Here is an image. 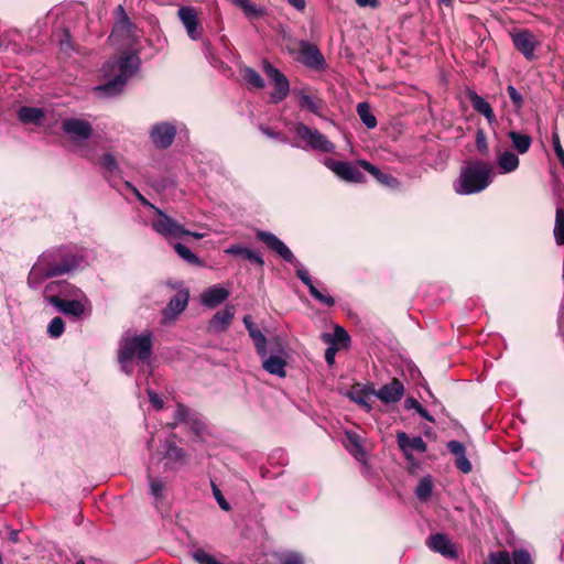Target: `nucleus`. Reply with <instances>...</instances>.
Wrapping results in <instances>:
<instances>
[{"label": "nucleus", "mask_w": 564, "mask_h": 564, "mask_svg": "<svg viewBox=\"0 0 564 564\" xmlns=\"http://www.w3.org/2000/svg\"><path fill=\"white\" fill-rule=\"evenodd\" d=\"M83 257L73 246H59L44 251L31 268L28 285L37 289L46 279L58 276L76 269Z\"/></svg>", "instance_id": "obj_1"}, {"label": "nucleus", "mask_w": 564, "mask_h": 564, "mask_svg": "<svg viewBox=\"0 0 564 564\" xmlns=\"http://www.w3.org/2000/svg\"><path fill=\"white\" fill-rule=\"evenodd\" d=\"M256 237L258 240L265 243L268 248L276 252L284 261L297 268L296 276L308 288L310 294L315 300L327 306H333L335 304V300L330 295H324L315 288L308 272L301 267L299 260L281 239H279L274 234L264 230H257Z\"/></svg>", "instance_id": "obj_2"}, {"label": "nucleus", "mask_w": 564, "mask_h": 564, "mask_svg": "<svg viewBox=\"0 0 564 564\" xmlns=\"http://www.w3.org/2000/svg\"><path fill=\"white\" fill-rule=\"evenodd\" d=\"M153 348V334L145 330L140 335H126L119 343L118 362L122 371L127 375L132 373V359L138 361L148 362L152 355Z\"/></svg>", "instance_id": "obj_3"}, {"label": "nucleus", "mask_w": 564, "mask_h": 564, "mask_svg": "<svg viewBox=\"0 0 564 564\" xmlns=\"http://www.w3.org/2000/svg\"><path fill=\"white\" fill-rule=\"evenodd\" d=\"M492 167L482 161L469 162L462 169L459 177L454 183V189L460 195L479 193L491 183Z\"/></svg>", "instance_id": "obj_4"}, {"label": "nucleus", "mask_w": 564, "mask_h": 564, "mask_svg": "<svg viewBox=\"0 0 564 564\" xmlns=\"http://www.w3.org/2000/svg\"><path fill=\"white\" fill-rule=\"evenodd\" d=\"M76 289L66 281H53L44 289L45 300L54 305L61 313L80 317L84 314V305L76 300H63L58 294L73 295Z\"/></svg>", "instance_id": "obj_5"}, {"label": "nucleus", "mask_w": 564, "mask_h": 564, "mask_svg": "<svg viewBox=\"0 0 564 564\" xmlns=\"http://www.w3.org/2000/svg\"><path fill=\"white\" fill-rule=\"evenodd\" d=\"M119 74L108 83L97 86L95 90L102 96L112 97L120 94L131 77L139 67V57L135 55L121 56L118 62Z\"/></svg>", "instance_id": "obj_6"}, {"label": "nucleus", "mask_w": 564, "mask_h": 564, "mask_svg": "<svg viewBox=\"0 0 564 564\" xmlns=\"http://www.w3.org/2000/svg\"><path fill=\"white\" fill-rule=\"evenodd\" d=\"M158 219L152 221V228L165 238H182L183 236H192L195 239H203L205 234L189 231L185 229L181 224L175 221L169 215L163 213L161 209H156Z\"/></svg>", "instance_id": "obj_7"}, {"label": "nucleus", "mask_w": 564, "mask_h": 564, "mask_svg": "<svg viewBox=\"0 0 564 564\" xmlns=\"http://www.w3.org/2000/svg\"><path fill=\"white\" fill-rule=\"evenodd\" d=\"M295 134L299 139L303 140L306 145L313 150L332 153L335 151V145L317 129L311 128L303 122H299L294 128Z\"/></svg>", "instance_id": "obj_8"}, {"label": "nucleus", "mask_w": 564, "mask_h": 564, "mask_svg": "<svg viewBox=\"0 0 564 564\" xmlns=\"http://www.w3.org/2000/svg\"><path fill=\"white\" fill-rule=\"evenodd\" d=\"M263 72L274 85V91L271 94V100L274 104L283 101L290 93V83L285 75L275 68L270 62H263Z\"/></svg>", "instance_id": "obj_9"}, {"label": "nucleus", "mask_w": 564, "mask_h": 564, "mask_svg": "<svg viewBox=\"0 0 564 564\" xmlns=\"http://www.w3.org/2000/svg\"><path fill=\"white\" fill-rule=\"evenodd\" d=\"M272 354L262 358V368L270 375L284 378L286 376V352L280 340L276 339L275 348L271 349Z\"/></svg>", "instance_id": "obj_10"}, {"label": "nucleus", "mask_w": 564, "mask_h": 564, "mask_svg": "<svg viewBox=\"0 0 564 564\" xmlns=\"http://www.w3.org/2000/svg\"><path fill=\"white\" fill-rule=\"evenodd\" d=\"M324 163L336 175L347 182L361 183L365 181V175L359 167L349 162L336 161L328 158Z\"/></svg>", "instance_id": "obj_11"}, {"label": "nucleus", "mask_w": 564, "mask_h": 564, "mask_svg": "<svg viewBox=\"0 0 564 564\" xmlns=\"http://www.w3.org/2000/svg\"><path fill=\"white\" fill-rule=\"evenodd\" d=\"M514 47L528 59L535 58V48L539 46V41L535 35L528 30H520L511 34Z\"/></svg>", "instance_id": "obj_12"}, {"label": "nucleus", "mask_w": 564, "mask_h": 564, "mask_svg": "<svg viewBox=\"0 0 564 564\" xmlns=\"http://www.w3.org/2000/svg\"><path fill=\"white\" fill-rule=\"evenodd\" d=\"M300 55L301 63L308 68L321 70L326 66L325 58L315 44L302 41L300 43Z\"/></svg>", "instance_id": "obj_13"}, {"label": "nucleus", "mask_w": 564, "mask_h": 564, "mask_svg": "<svg viewBox=\"0 0 564 564\" xmlns=\"http://www.w3.org/2000/svg\"><path fill=\"white\" fill-rule=\"evenodd\" d=\"M176 135V128L170 122H160L152 127L150 131V139L152 143L159 149L169 148Z\"/></svg>", "instance_id": "obj_14"}, {"label": "nucleus", "mask_w": 564, "mask_h": 564, "mask_svg": "<svg viewBox=\"0 0 564 564\" xmlns=\"http://www.w3.org/2000/svg\"><path fill=\"white\" fill-rule=\"evenodd\" d=\"M397 443L408 462H413V452L424 453L427 449L426 443L421 436L409 437L405 432L397 433Z\"/></svg>", "instance_id": "obj_15"}, {"label": "nucleus", "mask_w": 564, "mask_h": 564, "mask_svg": "<svg viewBox=\"0 0 564 564\" xmlns=\"http://www.w3.org/2000/svg\"><path fill=\"white\" fill-rule=\"evenodd\" d=\"M62 130L74 140H87L93 134L91 124L78 118H67L62 121Z\"/></svg>", "instance_id": "obj_16"}, {"label": "nucleus", "mask_w": 564, "mask_h": 564, "mask_svg": "<svg viewBox=\"0 0 564 564\" xmlns=\"http://www.w3.org/2000/svg\"><path fill=\"white\" fill-rule=\"evenodd\" d=\"M427 546L446 558H457L458 552L453 541L444 533H434L427 540Z\"/></svg>", "instance_id": "obj_17"}, {"label": "nucleus", "mask_w": 564, "mask_h": 564, "mask_svg": "<svg viewBox=\"0 0 564 564\" xmlns=\"http://www.w3.org/2000/svg\"><path fill=\"white\" fill-rule=\"evenodd\" d=\"M371 393L384 403H394L404 394L403 383L399 379L382 386L379 390L371 389Z\"/></svg>", "instance_id": "obj_18"}, {"label": "nucleus", "mask_w": 564, "mask_h": 564, "mask_svg": "<svg viewBox=\"0 0 564 564\" xmlns=\"http://www.w3.org/2000/svg\"><path fill=\"white\" fill-rule=\"evenodd\" d=\"M178 17L184 24L188 36L192 40L200 39L202 28L199 26L195 9L192 7H182L178 9Z\"/></svg>", "instance_id": "obj_19"}, {"label": "nucleus", "mask_w": 564, "mask_h": 564, "mask_svg": "<svg viewBox=\"0 0 564 564\" xmlns=\"http://www.w3.org/2000/svg\"><path fill=\"white\" fill-rule=\"evenodd\" d=\"M229 296V291L225 288L214 285L206 289L200 296L202 304L208 308H214L225 302Z\"/></svg>", "instance_id": "obj_20"}, {"label": "nucleus", "mask_w": 564, "mask_h": 564, "mask_svg": "<svg viewBox=\"0 0 564 564\" xmlns=\"http://www.w3.org/2000/svg\"><path fill=\"white\" fill-rule=\"evenodd\" d=\"M188 291H180L177 292L169 302L167 306L163 310V316L165 319H174L178 314H181L188 302Z\"/></svg>", "instance_id": "obj_21"}, {"label": "nucleus", "mask_w": 564, "mask_h": 564, "mask_svg": "<svg viewBox=\"0 0 564 564\" xmlns=\"http://www.w3.org/2000/svg\"><path fill=\"white\" fill-rule=\"evenodd\" d=\"M235 316V307L226 305L224 310L218 311L209 322V327L216 333H223L228 329Z\"/></svg>", "instance_id": "obj_22"}, {"label": "nucleus", "mask_w": 564, "mask_h": 564, "mask_svg": "<svg viewBox=\"0 0 564 564\" xmlns=\"http://www.w3.org/2000/svg\"><path fill=\"white\" fill-rule=\"evenodd\" d=\"M225 252L228 254L235 256V257H243L245 259L249 260L250 262L256 263L259 267L264 265V260L261 257V254H259L258 252H256L247 247H243L240 245H234V246H230L229 248H227L225 250Z\"/></svg>", "instance_id": "obj_23"}, {"label": "nucleus", "mask_w": 564, "mask_h": 564, "mask_svg": "<svg viewBox=\"0 0 564 564\" xmlns=\"http://www.w3.org/2000/svg\"><path fill=\"white\" fill-rule=\"evenodd\" d=\"M469 99H470L473 108L477 112L485 116L489 123H492L496 121L495 112H494L490 104L485 98L477 95L476 93H470Z\"/></svg>", "instance_id": "obj_24"}, {"label": "nucleus", "mask_w": 564, "mask_h": 564, "mask_svg": "<svg viewBox=\"0 0 564 564\" xmlns=\"http://www.w3.org/2000/svg\"><path fill=\"white\" fill-rule=\"evenodd\" d=\"M358 163L364 167L365 171L369 172L381 184L387 186H394L398 183L395 177H393L390 174L381 172L377 166L372 165L368 161L360 160L358 161Z\"/></svg>", "instance_id": "obj_25"}, {"label": "nucleus", "mask_w": 564, "mask_h": 564, "mask_svg": "<svg viewBox=\"0 0 564 564\" xmlns=\"http://www.w3.org/2000/svg\"><path fill=\"white\" fill-rule=\"evenodd\" d=\"M299 106L301 108L308 109L312 113L316 116H322V111L324 109V102L319 98H313L310 95L305 94L304 90L299 91Z\"/></svg>", "instance_id": "obj_26"}, {"label": "nucleus", "mask_w": 564, "mask_h": 564, "mask_svg": "<svg viewBox=\"0 0 564 564\" xmlns=\"http://www.w3.org/2000/svg\"><path fill=\"white\" fill-rule=\"evenodd\" d=\"M134 24L131 22L129 17H124L122 20H118L115 22L112 33L110 37H132L134 35Z\"/></svg>", "instance_id": "obj_27"}, {"label": "nucleus", "mask_w": 564, "mask_h": 564, "mask_svg": "<svg viewBox=\"0 0 564 564\" xmlns=\"http://www.w3.org/2000/svg\"><path fill=\"white\" fill-rule=\"evenodd\" d=\"M18 118L23 123H36L44 118V111L35 107H21L18 111Z\"/></svg>", "instance_id": "obj_28"}, {"label": "nucleus", "mask_w": 564, "mask_h": 564, "mask_svg": "<svg viewBox=\"0 0 564 564\" xmlns=\"http://www.w3.org/2000/svg\"><path fill=\"white\" fill-rule=\"evenodd\" d=\"M323 340L325 343L332 344L330 346L338 344L343 347H346L350 341V337L341 326L336 325L333 335L323 334Z\"/></svg>", "instance_id": "obj_29"}, {"label": "nucleus", "mask_w": 564, "mask_h": 564, "mask_svg": "<svg viewBox=\"0 0 564 564\" xmlns=\"http://www.w3.org/2000/svg\"><path fill=\"white\" fill-rule=\"evenodd\" d=\"M248 333L254 344L257 354L261 358H264L268 352V349H267L268 340H267L265 336L262 334V332L257 326L251 328Z\"/></svg>", "instance_id": "obj_30"}, {"label": "nucleus", "mask_w": 564, "mask_h": 564, "mask_svg": "<svg viewBox=\"0 0 564 564\" xmlns=\"http://www.w3.org/2000/svg\"><path fill=\"white\" fill-rule=\"evenodd\" d=\"M509 138L512 142V145L520 154H523L529 151L532 143V139L530 135L522 134L516 131H510Z\"/></svg>", "instance_id": "obj_31"}, {"label": "nucleus", "mask_w": 564, "mask_h": 564, "mask_svg": "<svg viewBox=\"0 0 564 564\" xmlns=\"http://www.w3.org/2000/svg\"><path fill=\"white\" fill-rule=\"evenodd\" d=\"M498 165L502 173H510L519 166V158L510 151H505L498 158Z\"/></svg>", "instance_id": "obj_32"}, {"label": "nucleus", "mask_w": 564, "mask_h": 564, "mask_svg": "<svg viewBox=\"0 0 564 564\" xmlns=\"http://www.w3.org/2000/svg\"><path fill=\"white\" fill-rule=\"evenodd\" d=\"M357 113L361 120V122L368 128L373 129L377 126V119L370 111V106L368 102H359L357 105Z\"/></svg>", "instance_id": "obj_33"}, {"label": "nucleus", "mask_w": 564, "mask_h": 564, "mask_svg": "<svg viewBox=\"0 0 564 564\" xmlns=\"http://www.w3.org/2000/svg\"><path fill=\"white\" fill-rule=\"evenodd\" d=\"M241 76L250 86L257 89H262L265 86L260 74L251 67L245 66L241 69Z\"/></svg>", "instance_id": "obj_34"}, {"label": "nucleus", "mask_w": 564, "mask_h": 564, "mask_svg": "<svg viewBox=\"0 0 564 564\" xmlns=\"http://www.w3.org/2000/svg\"><path fill=\"white\" fill-rule=\"evenodd\" d=\"M372 394L371 389L368 387L365 388H354L351 391H349L348 397L356 403L362 405L366 408L367 411L371 410V405L368 403L367 399L368 395Z\"/></svg>", "instance_id": "obj_35"}, {"label": "nucleus", "mask_w": 564, "mask_h": 564, "mask_svg": "<svg viewBox=\"0 0 564 564\" xmlns=\"http://www.w3.org/2000/svg\"><path fill=\"white\" fill-rule=\"evenodd\" d=\"M433 491V480L430 476L423 477L420 479L416 489L415 495L421 501H426Z\"/></svg>", "instance_id": "obj_36"}, {"label": "nucleus", "mask_w": 564, "mask_h": 564, "mask_svg": "<svg viewBox=\"0 0 564 564\" xmlns=\"http://www.w3.org/2000/svg\"><path fill=\"white\" fill-rule=\"evenodd\" d=\"M164 457L170 462L184 464L186 454L183 448L176 446L174 443L167 442Z\"/></svg>", "instance_id": "obj_37"}, {"label": "nucleus", "mask_w": 564, "mask_h": 564, "mask_svg": "<svg viewBox=\"0 0 564 564\" xmlns=\"http://www.w3.org/2000/svg\"><path fill=\"white\" fill-rule=\"evenodd\" d=\"M554 239L558 246L564 245V209L557 208L555 215V225H554Z\"/></svg>", "instance_id": "obj_38"}, {"label": "nucleus", "mask_w": 564, "mask_h": 564, "mask_svg": "<svg viewBox=\"0 0 564 564\" xmlns=\"http://www.w3.org/2000/svg\"><path fill=\"white\" fill-rule=\"evenodd\" d=\"M232 2L239 7L248 18H258L264 14V11L252 4L250 0H232Z\"/></svg>", "instance_id": "obj_39"}, {"label": "nucleus", "mask_w": 564, "mask_h": 564, "mask_svg": "<svg viewBox=\"0 0 564 564\" xmlns=\"http://www.w3.org/2000/svg\"><path fill=\"white\" fill-rule=\"evenodd\" d=\"M174 250L186 262L191 264H200L199 258L194 254L185 245L177 242L174 245Z\"/></svg>", "instance_id": "obj_40"}, {"label": "nucleus", "mask_w": 564, "mask_h": 564, "mask_svg": "<svg viewBox=\"0 0 564 564\" xmlns=\"http://www.w3.org/2000/svg\"><path fill=\"white\" fill-rule=\"evenodd\" d=\"M192 556L198 564H223L214 555L207 553L203 549H196L193 551Z\"/></svg>", "instance_id": "obj_41"}, {"label": "nucleus", "mask_w": 564, "mask_h": 564, "mask_svg": "<svg viewBox=\"0 0 564 564\" xmlns=\"http://www.w3.org/2000/svg\"><path fill=\"white\" fill-rule=\"evenodd\" d=\"M150 481V494L156 499H161L163 497V491L165 489V482L161 478H153L149 475Z\"/></svg>", "instance_id": "obj_42"}, {"label": "nucleus", "mask_w": 564, "mask_h": 564, "mask_svg": "<svg viewBox=\"0 0 564 564\" xmlns=\"http://www.w3.org/2000/svg\"><path fill=\"white\" fill-rule=\"evenodd\" d=\"M404 404L406 409H414L422 417L430 422H434V417L421 405L416 399L408 398Z\"/></svg>", "instance_id": "obj_43"}, {"label": "nucleus", "mask_w": 564, "mask_h": 564, "mask_svg": "<svg viewBox=\"0 0 564 564\" xmlns=\"http://www.w3.org/2000/svg\"><path fill=\"white\" fill-rule=\"evenodd\" d=\"M64 321L61 317H54L48 324L47 333L51 337L57 338L64 333Z\"/></svg>", "instance_id": "obj_44"}, {"label": "nucleus", "mask_w": 564, "mask_h": 564, "mask_svg": "<svg viewBox=\"0 0 564 564\" xmlns=\"http://www.w3.org/2000/svg\"><path fill=\"white\" fill-rule=\"evenodd\" d=\"M101 165L109 174H115L119 171L116 158L110 153H106L102 155Z\"/></svg>", "instance_id": "obj_45"}, {"label": "nucleus", "mask_w": 564, "mask_h": 564, "mask_svg": "<svg viewBox=\"0 0 564 564\" xmlns=\"http://www.w3.org/2000/svg\"><path fill=\"white\" fill-rule=\"evenodd\" d=\"M513 564H533L530 553L524 549H518L512 552Z\"/></svg>", "instance_id": "obj_46"}, {"label": "nucleus", "mask_w": 564, "mask_h": 564, "mask_svg": "<svg viewBox=\"0 0 564 564\" xmlns=\"http://www.w3.org/2000/svg\"><path fill=\"white\" fill-rule=\"evenodd\" d=\"M192 415L193 414L187 406L177 404L176 411L174 413L175 424H186Z\"/></svg>", "instance_id": "obj_47"}, {"label": "nucleus", "mask_w": 564, "mask_h": 564, "mask_svg": "<svg viewBox=\"0 0 564 564\" xmlns=\"http://www.w3.org/2000/svg\"><path fill=\"white\" fill-rule=\"evenodd\" d=\"M490 564H511L510 554L507 551L492 552L489 554Z\"/></svg>", "instance_id": "obj_48"}, {"label": "nucleus", "mask_w": 564, "mask_h": 564, "mask_svg": "<svg viewBox=\"0 0 564 564\" xmlns=\"http://www.w3.org/2000/svg\"><path fill=\"white\" fill-rule=\"evenodd\" d=\"M552 143H553V149L556 154V158L558 159L561 165L564 169V150H563L561 141H560V135L556 131H554L552 133Z\"/></svg>", "instance_id": "obj_49"}, {"label": "nucleus", "mask_w": 564, "mask_h": 564, "mask_svg": "<svg viewBox=\"0 0 564 564\" xmlns=\"http://www.w3.org/2000/svg\"><path fill=\"white\" fill-rule=\"evenodd\" d=\"M186 425L198 436L202 435L205 430V424L194 414L189 417Z\"/></svg>", "instance_id": "obj_50"}, {"label": "nucleus", "mask_w": 564, "mask_h": 564, "mask_svg": "<svg viewBox=\"0 0 564 564\" xmlns=\"http://www.w3.org/2000/svg\"><path fill=\"white\" fill-rule=\"evenodd\" d=\"M455 466L458 470L464 474H468L471 471V464L469 459L466 457V453L456 457Z\"/></svg>", "instance_id": "obj_51"}, {"label": "nucleus", "mask_w": 564, "mask_h": 564, "mask_svg": "<svg viewBox=\"0 0 564 564\" xmlns=\"http://www.w3.org/2000/svg\"><path fill=\"white\" fill-rule=\"evenodd\" d=\"M507 93H508L510 100L517 108L522 107L523 98H522V95L517 90L516 87H513L512 85H509L507 87Z\"/></svg>", "instance_id": "obj_52"}, {"label": "nucleus", "mask_w": 564, "mask_h": 564, "mask_svg": "<svg viewBox=\"0 0 564 564\" xmlns=\"http://www.w3.org/2000/svg\"><path fill=\"white\" fill-rule=\"evenodd\" d=\"M476 147L479 152L486 154L488 152L487 138L484 130L479 129L476 133Z\"/></svg>", "instance_id": "obj_53"}, {"label": "nucleus", "mask_w": 564, "mask_h": 564, "mask_svg": "<svg viewBox=\"0 0 564 564\" xmlns=\"http://www.w3.org/2000/svg\"><path fill=\"white\" fill-rule=\"evenodd\" d=\"M447 448L456 457H458L459 455H463L464 453H466L465 445L462 442L455 441V440L449 441L447 443Z\"/></svg>", "instance_id": "obj_54"}, {"label": "nucleus", "mask_w": 564, "mask_h": 564, "mask_svg": "<svg viewBox=\"0 0 564 564\" xmlns=\"http://www.w3.org/2000/svg\"><path fill=\"white\" fill-rule=\"evenodd\" d=\"M213 492H214V496L219 505V507L225 510V511H228L230 509V506L229 503L227 502V500L224 498L220 489L217 488L216 485L213 484Z\"/></svg>", "instance_id": "obj_55"}, {"label": "nucleus", "mask_w": 564, "mask_h": 564, "mask_svg": "<svg viewBox=\"0 0 564 564\" xmlns=\"http://www.w3.org/2000/svg\"><path fill=\"white\" fill-rule=\"evenodd\" d=\"M148 395H149V400H150L151 404L156 410L163 409V400L161 399V397L156 392H154L152 390H148Z\"/></svg>", "instance_id": "obj_56"}, {"label": "nucleus", "mask_w": 564, "mask_h": 564, "mask_svg": "<svg viewBox=\"0 0 564 564\" xmlns=\"http://www.w3.org/2000/svg\"><path fill=\"white\" fill-rule=\"evenodd\" d=\"M282 564H303V558L297 553H288L284 555Z\"/></svg>", "instance_id": "obj_57"}, {"label": "nucleus", "mask_w": 564, "mask_h": 564, "mask_svg": "<svg viewBox=\"0 0 564 564\" xmlns=\"http://www.w3.org/2000/svg\"><path fill=\"white\" fill-rule=\"evenodd\" d=\"M337 350L338 348L335 346L327 347V349L325 350V360L327 365L333 366L335 364V356Z\"/></svg>", "instance_id": "obj_58"}, {"label": "nucleus", "mask_w": 564, "mask_h": 564, "mask_svg": "<svg viewBox=\"0 0 564 564\" xmlns=\"http://www.w3.org/2000/svg\"><path fill=\"white\" fill-rule=\"evenodd\" d=\"M260 131L267 135L268 138H272V139H279L280 138V133L279 132H275L273 129H271L270 127H267V126H260L259 127Z\"/></svg>", "instance_id": "obj_59"}, {"label": "nucleus", "mask_w": 564, "mask_h": 564, "mask_svg": "<svg viewBox=\"0 0 564 564\" xmlns=\"http://www.w3.org/2000/svg\"><path fill=\"white\" fill-rule=\"evenodd\" d=\"M355 1L361 8L369 7V8L376 9L380 4L379 0H355Z\"/></svg>", "instance_id": "obj_60"}, {"label": "nucleus", "mask_w": 564, "mask_h": 564, "mask_svg": "<svg viewBox=\"0 0 564 564\" xmlns=\"http://www.w3.org/2000/svg\"><path fill=\"white\" fill-rule=\"evenodd\" d=\"M127 186L132 188L137 198L143 204V205H147V206H151L153 207L155 210L158 209L156 207H154L153 205H151L139 192L135 187H133L130 183H127Z\"/></svg>", "instance_id": "obj_61"}, {"label": "nucleus", "mask_w": 564, "mask_h": 564, "mask_svg": "<svg viewBox=\"0 0 564 564\" xmlns=\"http://www.w3.org/2000/svg\"><path fill=\"white\" fill-rule=\"evenodd\" d=\"M290 6L295 8L299 11H302L305 9L306 2L305 0H286Z\"/></svg>", "instance_id": "obj_62"}, {"label": "nucleus", "mask_w": 564, "mask_h": 564, "mask_svg": "<svg viewBox=\"0 0 564 564\" xmlns=\"http://www.w3.org/2000/svg\"><path fill=\"white\" fill-rule=\"evenodd\" d=\"M115 17L116 21L122 20L124 17H128V14L124 11V8L122 6H118L115 10Z\"/></svg>", "instance_id": "obj_63"}, {"label": "nucleus", "mask_w": 564, "mask_h": 564, "mask_svg": "<svg viewBox=\"0 0 564 564\" xmlns=\"http://www.w3.org/2000/svg\"><path fill=\"white\" fill-rule=\"evenodd\" d=\"M243 324L248 332L256 326L250 315L243 317Z\"/></svg>", "instance_id": "obj_64"}]
</instances>
